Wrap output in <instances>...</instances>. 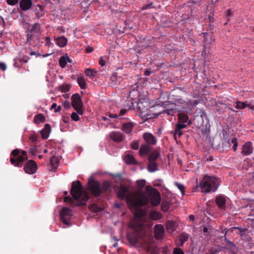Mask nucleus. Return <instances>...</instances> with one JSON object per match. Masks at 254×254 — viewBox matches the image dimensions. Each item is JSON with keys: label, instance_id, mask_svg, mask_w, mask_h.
Returning a JSON list of instances; mask_svg holds the SVG:
<instances>
[{"label": "nucleus", "instance_id": "obj_1", "mask_svg": "<svg viewBox=\"0 0 254 254\" xmlns=\"http://www.w3.org/2000/svg\"><path fill=\"white\" fill-rule=\"evenodd\" d=\"M146 190L149 192L146 196L141 191H137L135 193H131L127 197V201L133 207L136 209L141 206L147 205L150 201L153 206H158L161 202L160 192L151 187L147 186Z\"/></svg>", "mask_w": 254, "mask_h": 254}, {"label": "nucleus", "instance_id": "obj_2", "mask_svg": "<svg viewBox=\"0 0 254 254\" xmlns=\"http://www.w3.org/2000/svg\"><path fill=\"white\" fill-rule=\"evenodd\" d=\"M70 193L76 200H79L80 198L82 196L80 202L75 201L69 196H65L64 198V201L70 203L71 205L77 206L85 205L87 200L89 198V194L87 192H85L82 194V185L78 180L72 183Z\"/></svg>", "mask_w": 254, "mask_h": 254}, {"label": "nucleus", "instance_id": "obj_3", "mask_svg": "<svg viewBox=\"0 0 254 254\" xmlns=\"http://www.w3.org/2000/svg\"><path fill=\"white\" fill-rule=\"evenodd\" d=\"M130 226L132 227L133 230L131 233L127 235V237L129 242L134 245L139 242L147 243L145 240V233L144 231V226L143 225L142 221L137 222L135 220L130 223Z\"/></svg>", "mask_w": 254, "mask_h": 254}, {"label": "nucleus", "instance_id": "obj_4", "mask_svg": "<svg viewBox=\"0 0 254 254\" xmlns=\"http://www.w3.org/2000/svg\"><path fill=\"white\" fill-rule=\"evenodd\" d=\"M219 185L216 177L205 175L200 184V187L202 192L208 193L215 191Z\"/></svg>", "mask_w": 254, "mask_h": 254}, {"label": "nucleus", "instance_id": "obj_5", "mask_svg": "<svg viewBox=\"0 0 254 254\" xmlns=\"http://www.w3.org/2000/svg\"><path fill=\"white\" fill-rule=\"evenodd\" d=\"M88 189L91 194L95 197L99 196L102 193L100 184L94 180H89L88 183Z\"/></svg>", "mask_w": 254, "mask_h": 254}, {"label": "nucleus", "instance_id": "obj_6", "mask_svg": "<svg viewBox=\"0 0 254 254\" xmlns=\"http://www.w3.org/2000/svg\"><path fill=\"white\" fill-rule=\"evenodd\" d=\"M72 106L77 113L79 114H82V102L81 99L78 93L73 94L71 98Z\"/></svg>", "mask_w": 254, "mask_h": 254}, {"label": "nucleus", "instance_id": "obj_7", "mask_svg": "<svg viewBox=\"0 0 254 254\" xmlns=\"http://www.w3.org/2000/svg\"><path fill=\"white\" fill-rule=\"evenodd\" d=\"M128 188L126 187V186H121L120 187V188H119V190H118V197L121 199H124L126 198V199H127V196L131 193H136L137 192H130L128 194L127 192H128ZM126 201L127 202V203L128 204V205L130 207V208L131 209H136V207H132L130 204H129L127 201V199H126Z\"/></svg>", "mask_w": 254, "mask_h": 254}, {"label": "nucleus", "instance_id": "obj_8", "mask_svg": "<svg viewBox=\"0 0 254 254\" xmlns=\"http://www.w3.org/2000/svg\"><path fill=\"white\" fill-rule=\"evenodd\" d=\"M71 210L67 207H64L60 212L61 219L65 225L69 224V221L71 216Z\"/></svg>", "mask_w": 254, "mask_h": 254}, {"label": "nucleus", "instance_id": "obj_9", "mask_svg": "<svg viewBox=\"0 0 254 254\" xmlns=\"http://www.w3.org/2000/svg\"><path fill=\"white\" fill-rule=\"evenodd\" d=\"M23 169L26 173L33 174L37 170V165L34 160H30L25 164Z\"/></svg>", "mask_w": 254, "mask_h": 254}, {"label": "nucleus", "instance_id": "obj_10", "mask_svg": "<svg viewBox=\"0 0 254 254\" xmlns=\"http://www.w3.org/2000/svg\"><path fill=\"white\" fill-rule=\"evenodd\" d=\"M254 151L252 143L248 141L243 145L241 148V154L244 156H249L252 154Z\"/></svg>", "mask_w": 254, "mask_h": 254}, {"label": "nucleus", "instance_id": "obj_11", "mask_svg": "<svg viewBox=\"0 0 254 254\" xmlns=\"http://www.w3.org/2000/svg\"><path fill=\"white\" fill-rule=\"evenodd\" d=\"M40 25L35 23L27 35V42L32 40L35 34L40 33Z\"/></svg>", "mask_w": 254, "mask_h": 254}, {"label": "nucleus", "instance_id": "obj_12", "mask_svg": "<svg viewBox=\"0 0 254 254\" xmlns=\"http://www.w3.org/2000/svg\"><path fill=\"white\" fill-rule=\"evenodd\" d=\"M178 123L181 125H187L190 126L191 121L189 120V116L184 113H180L178 114Z\"/></svg>", "mask_w": 254, "mask_h": 254}, {"label": "nucleus", "instance_id": "obj_13", "mask_svg": "<svg viewBox=\"0 0 254 254\" xmlns=\"http://www.w3.org/2000/svg\"><path fill=\"white\" fill-rule=\"evenodd\" d=\"M164 228L161 224H156L154 227V237L156 239L160 240L164 236Z\"/></svg>", "mask_w": 254, "mask_h": 254}, {"label": "nucleus", "instance_id": "obj_14", "mask_svg": "<svg viewBox=\"0 0 254 254\" xmlns=\"http://www.w3.org/2000/svg\"><path fill=\"white\" fill-rule=\"evenodd\" d=\"M28 157H23L22 156L19 155L16 159L10 157V161L11 164L14 166L21 167L22 163L25 160H27Z\"/></svg>", "mask_w": 254, "mask_h": 254}, {"label": "nucleus", "instance_id": "obj_15", "mask_svg": "<svg viewBox=\"0 0 254 254\" xmlns=\"http://www.w3.org/2000/svg\"><path fill=\"white\" fill-rule=\"evenodd\" d=\"M125 26L122 28L121 26L117 25L118 28V30L120 33H123L125 32V30L127 29H131L133 28V24L130 19H128L127 20L125 21L123 23Z\"/></svg>", "mask_w": 254, "mask_h": 254}, {"label": "nucleus", "instance_id": "obj_16", "mask_svg": "<svg viewBox=\"0 0 254 254\" xmlns=\"http://www.w3.org/2000/svg\"><path fill=\"white\" fill-rule=\"evenodd\" d=\"M143 137L146 142L150 145H154L156 143L155 137L150 133H144Z\"/></svg>", "mask_w": 254, "mask_h": 254}, {"label": "nucleus", "instance_id": "obj_17", "mask_svg": "<svg viewBox=\"0 0 254 254\" xmlns=\"http://www.w3.org/2000/svg\"><path fill=\"white\" fill-rule=\"evenodd\" d=\"M187 127V125H181L180 124H177L175 126V129L174 132V137L175 139H177L176 136L178 135V137H180L183 132L182 129Z\"/></svg>", "mask_w": 254, "mask_h": 254}, {"label": "nucleus", "instance_id": "obj_18", "mask_svg": "<svg viewBox=\"0 0 254 254\" xmlns=\"http://www.w3.org/2000/svg\"><path fill=\"white\" fill-rule=\"evenodd\" d=\"M32 5V0H21L19 2V6L21 10H29Z\"/></svg>", "mask_w": 254, "mask_h": 254}, {"label": "nucleus", "instance_id": "obj_19", "mask_svg": "<svg viewBox=\"0 0 254 254\" xmlns=\"http://www.w3.org/2000/svg\"><path fill=\"white\" fill-rule=\"evenodd\" d=\"M215 202L218 207L220 209L224 210L226 207V199L221 195H219L216 198Z\"/></svg>", "mask_w": 254, "mask_h": 254}, {"label": "nucleus", "instance_id": "obj_20", "mask_svg": "<svg viewBox=\"0 0 254 254\" xmlns=\"http://www.w3.org/2000/svg\"><path fill=\"white\" fill-rule=\"evenodd\" d=\"M51 131V126L49 124H47L45 125L44 127L41 130V134L43 139H47Z\"/></svg>", "mask_w": 254, "mask_h": 254}, {"label": "nucleus", "instance_id": "obj_21", "mask_svg": "<svg viewBox=\"0 0 254 254\" xmlns=\"http://www.w3.org/2000/svg\"><path fill=\"white\" fill-rule=\"evenodd\" d=\"M110 135L111 138L115 142L121 141L124 137L123 134L120 132H112Z\"/></svg>", "mask_w": 254, "mask_h": 254}, {"label": "nucleus", "instance_id": "obj_22", "mask_svg": "<svg viewBox=\"0 0 254 254\" xmlns=\"http://www.w3.org/2000/svg\"><path fill=\"white\" fill-rule=\"evenodd\" d=\"M56 44L60 47H65L67 43V39L64 36H61L57 38H54Z\"/></svg>", "mask_w": 254, "mask_h": 254}, {"label": "nucleus", "instance_id": "obj_23", "mask_svg": "<svg viewBox=\"0 0 254 254\" xmlns=\"http://www.w3.org/2000/svg\"><path fill=\"white\" fill-rule=\"evenodd\" d=\"M189 239V235L183 233H182L179 237V240H177V244L179 246H183L184 243L188 241Z\"/></svg>", "mask_w": 254, "mask_h": 254}, {"label": "nucleus", "instance_id": "obj_24", "mask_svg": "<svg viewBox=\"0 0 254 254\" xmlns=\"http://www.w3.org/2000/svg\"><path fill=\"white\" fill-rule=\"evenodd\" d=\"M133 127V125L132 123H125L122 126V130L126 133H130Z\"/></svg>", "mask_w": 254, "mask_h": 254}, {"label": "nucleus", "instance_id": "obj_25", "mask_svg": "<svg viewBox=\"0 0 254 254\" xmlns=\"http://www.w3.org/2000/svg\"><path fill=\"white\" fill-rule=\"evenodd\" d=\"M202 35H203V42L204 43V45H208L210 44L212 41V36L211 33H202Z\"/></svg>", "mask_w": 254, "mask_h": 254}, {"label": "nucleus", "instance_id": "obj_26", "mask_svg": "<svg viewBox=\"0 0 254 254\" xmlns=\"http://www.w3.org/2000/svg\"><path fill=\"white\" fill-rule=\"evenodd\" d=\"M158 164L154 161H148L147 170L149 172H154L158 170Z\"/></svg>", "mask_w": 254, "mask_h": 254}, {"label": "nucleus", "instance_id": "obj_27", "mask_svg": "<svg viewBox=\"0 0 254 254\" xmlns=\"http://www.w3.org/2000/svg\"><path fill=\"white\" fill-rule=\"evenodd\" d=\"M160 156V153L157 150H154L151 152L149 155L148 157V161H154L156 162V160L159 158Z\"/></svg>", "mask_w": 254, "mask_h": 254}, {"label": "nucleus", "instance_id": "obj_28", "mask_svg": "<svg viewBox=\"0 0 254 254\" xmlns=\"http://www.w3.org/2000/svg\"><path fill=\"white\" fill-rule=\"evenodd\" d=\"M150 149H151V148L148 145H147V144L142 145L140 146V148L139 149V154L141 156L146 155L149 152V151L150 150Z\"/></svg>", "mask_w": 254, "mask_h": 254}, {"label": "nucleus", "instance_id": "obj_29", "mask_svg": "<svg viewBox=\"0 0 254 254\" xmlns=\"http://www.w3.org/2000/svg\"><path fill=\"white\" fill-rule=\"evenodd\" d=\"M125 161L128 164H136L137 162L134 156L131 154H127L125 157Z\"/></svg>", "mask_w": 254, "mask_h": 254}, {"label": "nucleus", "instance_id": "obj_30", "mask_svg": "<svg viewBox=\"0 0 254 254\" xmlns=\"http://www.w3.org/2000/svg\"><path fill=\"white\" fill-rule=\"evenodd\" d=\"M45 121V117L42 114H39L36 115L34 118V122L36 124L44 123Z\"/></svg>", "mask_w": 254, "mask_h": 254}, {"label": "nucleus", "instance_id": "obj_31", "mask_svg": "<svg viewBox=\"0 0 254 254\" xmlns=\"http://www.w3.org/2000/svg\"><path fill=\"white\" fill-rule=\"evenodd\" d=\"M77 81L81 89H85L86 88L87 85L83 77H79L77 79Z\"/></svg>", "mask_w": 254, "mask_h": 254}, {"label": "nucleus", "instance_id": "obj_32", "mask_svg": "<svg viewBox=\"0 0 254 254\" xmlns=\"http://www.w3.org/2000/svg\"><path fill=\"white\" fill-rule=\"evenodd\" d=\"M150 217L154 220H159L161 218V214L156 211H153L150 213Z\"/></svg>", "mask_w": 254, "mask_h": 254}, {"label": "nucleus", "instance_id": "obj_33", "mask_svg": "<svg viewBox=\"0 0 254 254\" xmlns=\"http://www.w3.org/2000/svg\"><path fill=\"white\" fill-rule=\"evenodd\" d=\"M97 71L94 69L90 68L86 69L85 71V73L86 76H89L90 78H93L95 76Z\"/></svg>", "mask_w": 254, "mask_h": 254}, {"label": "nucleus", "instance_id": "obj_34", "mask_svg": "<svg viewBox=\"0 0 254 254\" xmlns=\"http://www.w3.org/2000/svg\"><path fill=\"white\" fill-rule=\"evenodd\" d=\"M45 6L41 4H38L35 10L36 16H42L44 13H42V11Z\"/></svg>", "mask_w": 254, "mask_h": 254}, {"label": "nucleus", "instance_id": "obj_35", "mask_svg": "<svg viewBox=\"0 0 254 254\" xmlns=\"http://www.w3.org/2000/svg\"><path fill=\"white\" fill-rule=\"evenodd\" d=\"M247 107H250L249 104H247L245 102L238 101L236 102V108L238 109H243Z\"/></svg>", "mask_w": 254, "mask_h": 254}, {"label": "nucleus", "instance_id": "obj_36", "mask_svg": "<svg viewBox=\"0 0 254 254\" xmlns=\"http://www.w3.org/2000/svg\"><path fill=\"white\" fill-rule=\"evenodd\" d=\"M118 80L117 76L113 74L110 77L109 84L112 86L117 85L118 84Z\"/></svg>", "mask_w": 254, "mask_h": 254}, {"label": "nucleus", "instance_id": "obj_37", "mask_svg": "<svg viewBox=\"0 0 254 254\" xmlns=\"http://www.w3.org/2000/svg\"><path fill=\"white\" fill-rule=\"evenodd\" d=\"M170 204L167 201H163L161 203V210L163 212H167L169 208Z\"/></svg>", "mask_w": 254, "mask_h": 254}, {"label": "nucleus", "instance_id": "obj_38", "mask_svg": "<svg viewBox=\"0 0 254 254\" xmlns=\"http://www.w3.org/2000/svg\"><path fill=\"white\" fill-rule=\"evenodd\" d=\"M89 208L91 211L94 212H99L102 210V208L99 207L96 204L91 205Z\"/></svg>", "mask_w": 254, "mask_h": 254}, {"label": "nucleus", "instance_id": "obj_39", "mask_svg": "<svg viewBox=\"0 0 254 254\" xmlns=\"http://www.w3.org/2000/svg\"><path fill=\"white\" fill-rule=\"evenodd\" d=\"M66 58L64 56L61 57L59 60V64L60 66L62 68H64L66 66Z\"/></svg>", "mask_w": 254, "mask_h": 254}, {"label": "nucleus", "instance_id": "obj_40", "mask_svg": "<svg viewBox=\"0 0 254 254\" xmlns=\"http://www.w3.org/2000/svg\"><path fill=\"white\" fill-rule=\"evenodd\" d=\"M137 88L138 85H137V83H135L134 84L132 85L130 87V90L129 91V95L133 93L138 94Z\"/></svg>", "mask_w": 254, "mask_h": 254}, {"label": "nucleus", "instance_id": "obj_41", "mask_svg": "<svg viewBox=\"0 0 254 254\" xmlns=\"http://www.w3.org/2000/svg\"><path fill=\"white\" fill-rule=\"evenodd\" d=\"M166 228L168 230L173 231L175 228V223L172 221H168L166 224Z\"/></svg>", "mask_w": 254, "mask_h": 254}, {"label": "nucleus", "instance_id": "obj_42", "mask_svg": "<svg viewBox=\"0 0 254 254\" xmlns=\"http://www.w3.org/2000/svg\"><path fill=\"white\" fill-rule=\"evenodd\" d=\"M139 142L138 140H134L130 143V147L134 150H137L139 148Z\"/></svg>", "mask_w": 254, "mask_h": 254}, {"label": "nucleus", "instance_id": "obj_43", "mask_svg": "<svg viewBox=\"0 0 254 254\" xmlns=\"http://www.w3.org/2000/svg\"><path fill=\"white\" fill-rule=\"evenodd\" d=\"M175 185L180 190L182 195H184L185 188V186L183 184H180L178 182H175Z\"/></svg>", "mask_w": 254, "mask_h": 254}, {"label": "nucleus", "instance_id": "obj_44", "mask_svg": "<svg viewBox=\"0 0 254 254\" xmlns=\"http://www.w3.org/2000/svg\"><path fill=\"white\" fill-rule=\"evenodd\" d=\"M111 187L110 184L108 182H105L101 187L102 192L107 190Z\"/></svg>", "mask_w": 254, "mask_h": 254}, {"label": "nucleus", "instance_id": "obj_45", "mask_svg": "<svg viewBox=\"0 0 254 254\" xmlns=\"http://www.w3.org/2000/svg\"><path fill=\"white\" fill-rule=\"evenodd\" d=\"M51 163L53 167H56L59 163L58 159L55 156H53L51 159Z\"/></svg>", "mask_w": 254, "mask_h": 254}, {"label": "nucleus", "instance_id": "obj_46", "mask_svg": "<svg viewBox=\"0 0 254 254\" xmlns=\"http://www.w3.org/2000/svg\"><path fill=\"white\" fill-rule=\"evenodd\" d=\"M137 187L139 190L142 189L145 185V181L144 180H138L136 182Z\"/></svg>", "mask_w": 254, "mask_h": 254}, {"label": "nucleus", "instance_id": "obj_47", "mask_svg": "<svg viewBox=\"0 0 254 254\" xmlns=\"http://www.w3.org/2000/svg\"><path fill=\"white\" fill-rule=\"evenodd\" d=\"M231 142L233 144V150L234 151H236L237 149L238 143L237 142V138L234 137L231 140Z\"/></svg>", "mask_w": 254, "mask_h": 254}, {"label": "nucleus", "instance_id": "obj_48", "mask_svg": "<svg viewBox=\"0 0 254 254\" xmlns=\"http://www.w3.org/2000/svg\"><path fill=\"white\" fill-rule=\"evenodd\" d=\"M71 118L74 121H78L79 120L78 115L75 112H73L71 114Z\"/></svg>", "mask_w": 254, "mask_h": 254}, {"label": "nucleus", "instance_id": "obj_49", "mask_svg": "<svg viewBox=\"0 0 254 254\" xmlns=\"http://www.w3.org/2000/svg\"><path fill=\"white\" fill-rule=\"evenodd\" d=\"M173 254H184V253L181 249L175 248L173 250Z\"/></svg>", "mask_w": 254, "mask_h": 254}, {"label": "nucleus", "instance_id": "obj_50", "mask_svg": "<svg viewBox=\"0 0 254 254\" xmlns=\"http://www.w3.org/2000/svg\"><path fill=\"white\" fill-rule=\"evenodd\" d=\"M29 139L34 143H37V136L35 134H32L29 137Z\"/></svg>", "mask_w": 254, "mask_h": 254}, {"label": "nucleus", "instance_id": "obj_51", "mask_svg": "<svg viewBox=\"0 0 254 254\" xmlns=\"http://www.w3.org/2000/svg\"><path fill=\"white\" fill-rule=\"evenodd\" d=\"M8 4L10 5H14L18 3V0H6Z\"/></svg>", "mask_w": 254, "mask_h": 254}, {"label": "nucleus", "instance_id": "obj_52", "mask_svg": "<svg viewBox=\"0 0 254 254\" xmlns=\"http://www.w3.org/2000/svg\"><path fill=\"white\" fill-rule=\"evenodd\" d=\"M11 155L14 157H18L19 155V150L18 149H15L13 150L11 152Z\"/></svg>", "mask_w": 254, "mask_h": 254}, {"label": "nucleus", "instance_id": "obj_53", "mask_svg": "<svg viewBox=\"0 0 254 254\" xmlns=\"http://www.w3.org/2000/svg\"><path fill=\"white\" fill-rule=\"evenodd\" d=\"M151 7H153V2H150L149 3L143 5L142 7V9H146Z\"/></svg>", "mask_w": 254, "mask_h": 254}, {"label": "nucleus", "instance_id": "obj_54", "mask_svg": "<svg viewBox=\"0 0 254 254\" xmlns=\"http://www.w3.org/2000/svg\"><path fill=\"white\" fill-rule=\"evenodd\" d=\"M175 102L177 103H180L184 105L185 106H187L188 102L185 101L183 99L181 98L176 99Z\"/></svg>", "mask_w": 254, "mask_h": 254}, {"label": "nucleus", "instance_id": "obj_55", "mask_svg": "<svg viewBox=\"0 0 254 254\" xmlns=\"http://www.w3.org/2000/svg\"><path fill=\"white\" fill-rule=\"evenodd\" d=\"M225 240L226 241L227 245L229 248L231 249L235 247L234 243L229 241L226 238H225Z\"/></svg>", "mask_w": 254, "mask_h": 254}, {"label": "nucleus", "instance_id": "obj_56", "mask_svg": "<svg viewBox=\"0 0 254 254\" xmlns=\"http://www.w3.org/2000/svg\"><path fill=\"white\" fill-rule=\"evenodd\" d=\"M198 104V102L196 100H193L192 101H189L187 104V106H190L191 107H193L196 106Z\"/></svg>", "mask_w": 254, "mask_h": 254}, {"label": "nucleus", "instance_id": "obj_57", "mask_svg": "<svg viewBox=\"0 0 254 254\" xmlns=\"http://www.w3.org/2000/svg\"><path fill=\"white\" fill-rule=\"evenodd\" d=\"M234 229H237L239 230V233L241 235H242V234L247 231V229L246 228H239V227H234Z\"/></svg>", "mask_w": 254, "mask_h": 254}, {"label": "nucleus", "instance_id": "obj_58", "mask_svg": "<svg viewBox=\"0 0 254 254\" xmlns=\"http://www.w3.org/2000/svg\"><path fill=\"white\" fill-rule=\"evenodd\" d=\"M45 41L46 42V45L48 46V47L50 46L52 44L50 37H46L45 38Z\"/></svg>", "mask_w": 254, "mask_h": 254}, {"label": "nucleus", "instance_id": "obj_59", "mask_svg": "<svg viewBox=\"0 0 254 254\" xmlns=\"http://www.w3.org/2000/svg\"><path fill=\"white\" fill-rule=\"evenodd\" d=\"M165 112L166 113H167L168 115L173 116L174 114L176 113V111L175 109H171V110L167 109L166 110Z\"/></svg>", "mask_w": 254, "mask_h": 254}, {"label": "nucleus", "instance_id": "obj_60", "mask_svg": "<svg viewBox=\"0 0 254 254\" xmlns=\"http://www.w3.org/2000/svg\"><path fill=\"white\" fill-rule=\"evenodd\" d=\"M199 114L200 117L202 120H203L204 118H206L207 117L206 114L202 110H200Z\"/></svg>", "mask_w": 254, "mask_h": 254}, {"label": "nucleus", "instance_id": "obj_61", "mask_svg": "<svg viewBox=\"0 0 254 254\" xmlns=\"http://www.w3.org/2000/svg\"><path fill=\"white\" fill-rule=\"evenodd\" d=\"M99 64L102 66H104L105 65L106 62L104 60L103 58L102 57H100V60H99Z\"/></svg>", "mask_w": 254, "mask_h": 254}, {"label": "nucleus", "instance_id": "obj_62", "mask_svg": "<svg viewBox=\"0 0 254 254\" xmlns=\"http://www.w3.org/2000/svg\"><path fill=\"white\" fill-rule=\"evenodd\" d=\"M127 111L128 110L127 109H122V110H121L120 111V112L119 114L118 115L119 117L122 116L124 115L125 114L127 113Z\"/></svg>", "mask_w": 254, "mask_h": 254}, {"label": "nucleus", "instance_id": "obj_63", "mask_svg": "<svg viewBox=\"0 0 254 254\" xmlns=\"http://www.w3.org/2000/svg\"><path fill=\"white\" fill-rule=\"evenodd\" d=\"M64 106L65 108L68 109L70 107V103L68 101H65L64 103Z\"/></svg>", "mask_w": 254, "mask_h": 254}, {"label": "nucleus", "instance_id": "obj_64", "mask_svg": "<svg viewBox=\"0 0 254 254\" xmlns=\"http://www.w3.org/2000/svg\"><path fill=\"white\" fill-rule=\"evenodd\" d=\"M0 68L3 71H4L6 68L5 64L3 63H0Z\"/></svg>", "mask_w": 254, "mask_h": 254}]
</instances>
